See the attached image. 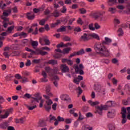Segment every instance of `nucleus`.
<instances>
[{"label": "nucleus", "instance_id": "nucleus-58", "mask_svg": "<svg viewBox=\"0 0 130 130\" xmlns=\"http://www.w3.org/2000/svg\"><path fill=\"white\" fill-rule=\"evenodd\" d=\"M67 63L69 66H73L74 62L70 59H68V61H67Z\"/></svg>", "mask_w": 130, "mask_h": 130}, {"label": "nucleus", "instance_id": "nucleus-41", "mask_svg": "<svg viewBox=\"0 0 130 130\" xmlns=\"http://www.w3.org/2000/svg\"><path fill=\"white\" fill-rule=\"evenodd\" d=\"M79 11L80 12V14L82 15H84V14H86V13H87V10H86L85 8L80 9Z\"/></svg>", "mask_w": 130, "mask_h": 130}, {"label": "nucleus", "instance_id": "nucleus-29", "mask_svg": "<svg viewBox=\"0 0 130 130\" xmlns=\"http://www.w3.org/2000/svg\"><path fill=\"white\" fill-rule=\"evenodd\" d=\"M10 55L11 56H19L20 52H19V51H14L10 54Z\"/></svg>", "mask_w": 130, "mask_h": 130}, {"label": "nucleus", "instance_id": "nucleus-38", "mask_svg": "<svg viewBox=\"0 0 130 130\" xmlns=\"http://www.w3.org/2000/svg\"><path fill=\"white\" fill-rule=\"evenodd\" d=\"M89 30L91 31H95V27H94V24L91 23L88 26Z\"/></svg>", "mask_w": 130, "mask_h": 130}, {"label": "nucleus", "instance_id": "nucleus-52", "mask_svg": "<svg viewBox=\"0 0 130 130\" xmlns=\"http://www.w3.org/2000/svg\"><path fill=\"white\" fill-rule=\"evenodd\" d=\"M56 47L59 48V47H64V44L63 42H61L60 44L57 45Z\"/></svg>", "mask_w": 130, "mask_h": 130}, {"label": "nucleus", "instance_id": "nucleus-14", "mask_svg": "<svg viewBox=\"0 0 130 130\" xmlns=\"http://www.w3.org/2000/svg\"><path fill=\"white\" fill-rule=\"evenodd\" d=\"M53 120L54 121V120H56V118L55 117V116L50 114L48 117V121L51 123L53 122Z\"/></svg>", "mask_w": 130, "mask_h": 130}, {"label": "nucleus", "instance_id": "nucleus-13", "mask_svg": "<svg viewBox=\"0 0 130 130\" xmlns=\"http://www.w3.org/2000/svg\"><path fill=\"white\" fill-rule=\"evenodd\" d=\"M26 17L28 20H34L35 18V14L32 13H27L26 14Z\"/></svg>", "mask_w": 130, "mask_h": 130}, {"label": "nucleus", "instance_id": "nucleus-19", "mask_svg": "<svg viewBox=\"0 0 130 130\" xmlns=\"http://www.w3.org/2000/svg\"><path fill=\"white\" fill-rule=\"evenodd\" d=\"M82 130H92L93 127L90 126L89 125H83L82 127Z\"/></svg>", "mask_w": 130, "mask_h": 130}, {"label": "nucleus", "instance_id": "nucleus-11", "mask_svg": "<svg viewBox=\"0 0 130 130\" xmlns=\"http://www.w3.org/2000/svg\"><path fill=\"white\" fill-rule=\"evenodd\" d=\"M9 126V123L8 122H3L0 124V128L2 129H7Z\"/></svg>", "mask_w": 130, "mask_h": 130}, {"label": "nucleus", "instance_id": "nucleus-2", "mask_svg": "<svg viewBox=\"0 0 130 130\" xmlns=\"http://www.w3.org/2000/svg\"><path fill=\"white\" fill-rule=\"evenodd\" d=\"M107 103H108L109 105H101V106H98L95 107L96 110L95 113H98L100 115H102L103 110H107V108H108V107H111V106H112V101L108 102Z\"/></svg>", "mask_w": 130, "mask_h": 130}, {"label": "nucleus", "instance_id": "nucleus-50", "mask_svg": "<svg viewBox=\"0 0 130 130\" xmlns=\"http://www.w3.org/2000/svg\"><path fill=\"white\" fill-rule=\"evenodd\" d=\"M3 40H5V38L4 37H0V48L3 46Z\"/></svg>", "mask_w": 130, "mask_h": 130}, {"label": "nucleus", "instance_id": "nucleus-61", "mask_svg": "<svg viewBox=\"0 0 130 130\" xmlns=\"http://www.w3.org/2000/svg\"><path fill=\"white\" fill-rule=\"evenodd\" d=\"M12 10L13 11V13H18V8L17 7V6H15L14 8H13Z\"/></svg>", "mask_w": 130, "mask_h": 130}, {"label": "nucleus", "instance_id": "nucleus-34", "mask_svg": "<svg viewBox=\"0 0 130 130\" xmlns=\"http://www.w3.org/2000/svg\"><path fill=\"white\" fill-rule=\"evenodd\" d=\"M89 36H91V37H93V38H95V39H97L98 40H100L99 36H98V35H97V34H92L89 35Z\"/></svg>", "mask_w": 130, "mask_h": 130}, {"label": "nucleus", "instance_id": "nucleus-57", "mask_svg": "<svg viewBox=\"0 0 130 130\" xmlns=\"http://www.w3.org/2000/svg\"><path fill=\"white\" fill-rule=\"evenodd\" d=\"M3 55L6 58H9V57H10V55H9V53L8 52H4L3 53Z\"/></svg>", "mask_w": 130, "mask_h": 130}, {"label": "nucleus", "instance_id": "nucleus-44", "mask_svg": "<svg viewBox=\"0 0 130 130\" xmlns=\"http://www.w3.org/2000/svg\"><path fill=\"white\" fill-rule=\"evenodd\" d=\"M125 12L127 14V15H130V5H128L127 6V9L125 10Z\"/></svg>", "mask_w": 130, "mask_h": 130}, {"label": "nucleus", "instance_id": "nucleus-18", "mask_svg": "<svg viewBox=\"0 0 130 130\" xmlns=\"http://www.w3.org/2000/svg\"><path fill=\"white\" fill-rule=\"evenodd\" d=\"M45 70L47 73H49V76L53 77V74L51 73L52 69H51L50 67H46Z\"/></svg>", "mask_w": 130, "mask_h": 130}, {"label": "nucleus", "instance_id": "nucleus-43", "mask_svg": "<svg viewBox=\"0 0 130 130\" xmlns=\"http://www.w3.org/2000/svg\"><path fill=\"white\" fill-rule=\"evenodd\" d=\"M1 18L2 20H4L3 23H6V22H9V21H10L9 18H7L4 16H1Z\"/></svg>", "mask_w": 130, "mask_h": 130}, {"label": "nucleus", "instance_id": "nucleus-42", "mask_svg": "<svg viewBox=\"0 0 130 130\" xmlns=\"http://www.w3.org/2000/svg\"><path fill=\"white\" fill-rule=\"evenodd\" d=\"M46 22V19H43L40 21L39 24H40V25L43 26L44 25H45Z\"/></svg>", "mask_w": 130, "mask_h": 130}, {"label": "nucleus", "instance_id": "nucleus-27", "mask_svg": "<svg viewBox=\"0 0 130 130\" xmlns=\"http://www.w3.org/2000/svg\"><path fill=\"white\" fill-rule=\"evenodd\" d=\"M117 32H118V33H119L118 34V36H119V37H120L121 36H123V30H122V28H119L118 29Z\"/></svg>", "mask_w": 130, "mask_h": 130}, {"label": "nucleus", "instance_id": "nucleus-62", "mask_svg": "<svg viewBox=\"0 0 130 130\" xmlns=\"http://www.w3.org/2000/svg\"><path fill=\"white\" fill-rule=\"evenodd\" d=\"M76 20L75 18H71L69 22L68 25H72L74 22Z\"/></svg>", "mask_w": 130, "mask_h": 130}, {"label": "nucleus", "instance_id": "nucleus-64", "mask_svg": "<svg viewBox=\"0 0 130 130\" xmlns=\"http://www.w3.org/2000/svg\"><path fill=\"white\" fill-rule=\"evenodd\" d=\"M8 34V32L5 31L1 33L0 35L3 37V36H7Z\"/></svg>", "mask_w": 130, "mask_h": 130}, {"label": "nucleus", "instance_id": "nucleus-21", "mask_svg": "<svg viewBox=\"0 0 130 130\" xmlns=\"http://www.w3.org/2000/svg\"><path fill=\"white\" fill-rule=\"evenodd\" d=\"M66 27L65 26L62 25L61 27L57 29V32H64L67 31Z\"/></svg>", "mask_w": 130, "mask_h": 130}, {"label": "nucleus", "instance_id": "nucleus-36", "mask_svg": "<svg viewBox=\"0 0 130 130\" xmlns=\"http://www.w3.org/2000/svg\"><path fill=\"white\" fill-rule=\"evenodd\" d=\"M31 46L34 48H35V47H37V46H38V42L36 41H33L31 42Z\"/></svg>", "mask_w": 130, "mask_h": 130}, {"label": "nucleus", "instance_id": "nucleus-32", "mask_svg": "<svg viewBox=\"0 0 130 130\" xmlns=\"http://www.w3.org/2000/svg\"><path fill=\"white\" fill-rule=\"evenodd\" d=\"M114 27H116V25H119L120 24V21L117 18L114 19Z\"/></svg>", "mask_w": 130, "mask_h": 130}, {"label": "nucleus", "instance_id": "nucleus-51", "mask_svg": "<svg viewBox=\"0 0 130 130\" xmlns=\"http://www.w3.org/2000/svg\"><path fill=\"white\" fill-rule=\"evenodd\" d=\"M22 79V84H25V83H27V82H28V78H27L26 77H23Z\"/></svg>", "mask_w": 130, "mask_h": 130}, {"label": "nucleus", "instance_id": "nucleus-60", "mask_svg": "<svg viewBox=\"0 0 130 130\" xmlns=\"http://www.w3.org/2000/svg\"><path fill=\"white\" fill-rule=\"evenodd\" d=\"M74 31L75 32H81V31H82V29L80 28V27H77L74 28Z\"/></svg>", "mask_w": 130, "mask_h": 130}, {"label": "nucleus", "instance_id": "nucleus-46", "mask_svg": "<svg viewBox=\"0 0 130 130\" xmlns=\"http://www.w3.org/2000/svg\"><path fill=\"white\" fill-rule=\"evenodd\" d=\"M101 28V26L98 23H94V29H96V30H98Z\"/></svg>", "mask_w": 130, "mask_h": 130}, {"label": "nucleus", "instance_id": "nucleus-4", "mask_svg": "<svg viewBox=\"0 0 130 130\" xmlns=\"http://www.w3.org/2000/svg\"><path fill=\"white\" fill-rule=\"evenodd\" d=\"M12 112L13 108H10L5 112L4 115H1V114L3 112V111L0 110V118H1V119H5L6 118H8V117H9V115H10V114L12 113Z\"/></svg>", "mask_w": 130, "mask_h": 130}, {"label": "nucleus", "instance_id": "nucleus-53", "mask_svg": "<svg viewBox=\"0 0 130 130\" xmlns=\"http://www.w3.org/2000/svg\"><path fill=\"white\" fill-rule=\"evenodd\" d=\"M57 120H58V121H64V118L61 117L60 116H58L57 117Z\"/></svg>", "mask_w": 130, "mask_h": 130}, {"label": "nucleus", "instance_id": "nucleus-15", "mask_svg": "<svg viewBox=\"0 0 130 130\" xmlns=\"http://www.w3.org/2000/svg\"><path fill=\"white\" fill-rule=\"evenodd\" d=\"M14 78V76H13L12 74H8L7 76L5 77V79L7 82H10L11 81H13V78Z\"/></svg>", "mask_w": 130, "mask_h": 130}, {"label": "nucleus", "instance_id": "nucleus-33", "mask_svg": "<svg viewBox=\"0 0 130 130\" xmlns=\"http://www.w3.org/2000/svg\"><path fill=\"white\" fill-rule=\"evenodd\" d=\"M71 51V48H67L63 49L62 53L64 54H68Z\"/></svg>", "mask_w": 130, "mask_h": 130}, {"label": "nucleus", "instance_id": "nucleus-59", "mask_svg": "<svg viewBox=\"0 0 130 130\" xmlns=\"http://www.w3.org/2000/svg\"><path fill=\"white\" fill-rule=\"evenodd\" d=\"M39 9L40 10V12H43V11H44L45 9V5H42L40 8H39Z\"/></svg>", "mask_w": 130, "mask_h": 130}, {"label": "nucleus", "instance_id": "nucleus-7", "mask_svg": "<svg viewBox=\"0 0 130 130\" xmlns=\"http://www.w3.org/2000/svg\"><path fill=\"white\" fill-rule=\"evenodd\" d=\"M90 35H88L87 34H84L80 38V41H82L83 42H86L90 40V38H89Z\"/></svg>", "mask_w": 130, "mask_h": 130}, {"label": "nucleus", "instance_id": "nucleus-5", "mask_svg": "<svg viewBox=\"0 0 130 130\" xmlns=\"http://www.w3.org/2000/svg\"><path fill=\"white\" fill-rule=\"evenodd\" d=\"M34 96L35 98H32V99H34V101H31L30 105H33V104H34L35 101L36 102L38 103V102H39L40 100H42L41 99H42V97H41V95L40 94V93H39V92L35 93L34 95Z\"/></svg>", "mask_w": 130, "mask_h": 130}, {"label": "nucleus", "instance_id": "nucleus-25", "mask_svg": "<svg viewBox=\"0 0 130 130\" xmlns=\"http://www.w3.org/2000/svg\"><path fill=\"white\" fill-rule=\"evenodd\" d=\"M14 28H15V26H14L8 27L6 30V32H8L9 34L12 33V32H13V30H14Z\"/></svg>", "mask_w": 130, "mask_h": 130}, {"label": "nucleus", "instance_id": "nucleus-26", "mask_svg": "<svg viewBox=\"0 0 130 130\" xmlns=\"http://www.w3.org/2000/svg\"><path fill=\"white\" fill-rule=\"evenodd\" d=\"M59 70H58V68H54L51 70V73L53 74V76H54V75H56L57 74V72H58Z\"/></svg>", "mask_w": 130, "mask_h": 130}, {"label": "nucleus", "instance_id": "nucleus-49", "mask_svg": "<svg viewBox=\"0 0 130 130\" xmlns=\"http://www.w3.org/2000/svg\"><path fill=\"white\" fill-rule=\"evenodd\" d=\"M52 104V101L51 100H48V101H46V105H49L50 106Z\"/></svg>", "mask_w": 130, "mask_h": 130}, {"label": "nucleus", "instance_id": "nucleus-40", "mask_svg": "<svg viewBox=\"0 0 130 130\" xmlns=\"http://www.w3.org/2000/svg\"><path fill=\"white\" fill-rule=\"evenodd\" d=\"M109 130H115V125L110 124L109 125Z\"/></svg>", "mask_w": 130, "mask_h": 130}, {"label": "nucleus", "instance_id": "nucleus-20", "mask_svg": "<svg viewBox=\"0 0 130 130\" xmlns=\"http://www.w3.org/2000/svg\"><path fill=\"white\" fill-rule=\"evenodd\" d=\"M11 13H12V10H11V9H9L7 10L6 12H3V15L2 16V17H9V14H11Z\"/></svg>", "mask_w": 130, "mask_h": 130}, {"label": "nucleus", "instance_id": "nucleus-39", "mask_svg": "<svg viewBox=\"0 0 130 130\" xmlns=\"http://www.w3.org/2000/svg\"><path fill=\"white\" fill-rule=\"evenodd\" d=\"M72 119L71 118H67L65 119L64 121L67 124H70V123H72Z\"/></svg>", "mask_w": 130, "mask_h": 130}, {"label": "nucleus", "instance_id": "nucleus-3", "mask_svg": "<svg viewBox=\"0 0 130 130\" xmlns=\"http://www.w3.org/2000/svg\"><path fill=\"white\" fill-rule=\"evenodd\" d=\"M121 114L122 115V120L121 123L122 124H124L125 122H126V109L124 107L122 108Z\"/></svg>", "mask_w": 130, "mask_h": 130}, {"label": "nucleus", "instance_id": "nucleus-47", "mask_svg": "<svg viewBox=\"0 0 130 130\" xmlns=\"http://www.w3.org/2000/svg\"><path fill=\"white\" fill-rule=\"evenodd\" d=\"M45 109H46L47 111H49V110L51 109V107L48 105H45Z\"/></svg>", "mask_w": 130, "mask_h": 130}, {"label": "nucleus", "instance_id": "nucleus-6", "mask_svg": "<svg viewBox=\"0 0 130 130\" xmlns=\"http://www.w3.org/2000/svg\"><path fill=\"white\" fill-rule=\"evenodd\" d=\"M61 100L63 101H66L67 103H71V100L70 96L68 94H62L60 96Z\"/></svg>", "mask_w": 130, "mask_h": 130}, {"label": "nucleus", "instance_id": "nucleus-63", "mask_svg": "<svg viewBox=\"0 0 130 130\" xmlns=\"http://www.w3.org/2000/svg\"><path fill=\"white\" fill-rule=\"evenodd\" d=\"M33 12L35 14H37V13H39V12H40V10L39 8H38V9H37V8H34Z\"/></svg>", "mask_w": 130, "mask_h": 130}, {"label": "nucleus", "instance_id": "nucleus-37", "mask_svg": "<svg viewBox=\"0 0 130 130\" xmlns=\"http://www.w3.org/2000/svg\"><path fill=\"white\" fill-rule=\"evenodd\" d=\"M63 40H64V41H67V42H70L71 40V37L68 36H65L63 38Z\"/></svg>", "mask_w": 130, "mask_h": 130}, {"label": "nucleus", "instance_id": "nucleus-35", "mask_svg": "<svg viewBox=\"0 0 130 130\" xmlns=\"http://www.w3.org/2000/svg\"><path fill=\"white\" fill-rule=\"evenodd\" d=\"M117 3V0H109L108 4L109 6H112V5H114Z\"/></svg>", "mask_w": 130, "mask_h": 130}, {"label": "nucleus", "instance_id": "nucleus-9", "mask_svg": "<svg viewBox=\"0 0 130 130\" xmlns=\"http://www.w3.org/2000/svg\"><path fill=\"white\" fill-rule=\"evenodd\" d=\"M74 70L77 74H80V75H84V73L82 69H80L78 65L74 66Z\"/></svg>", "mask_w": 130, "mask_h": 130}, {"label": "nucleus", "instance_id": "nucleus-45", "mask_svg": "<svg viewBox=\"0 0 130 130\" xmlns=\"http://www.w3.org/2000/svg\"><path fill=\"white\" fill-rule=\"evenodd\" d=\"M53 56V57H54V58L58 59L61 57V55L60 53H56V54L54 55Z\"/></svg>", "mask_w": 130, "mask_h": 130}, {"label": "nucleus", "instance_id": "nucleus-54", "mask_svg": "<svg viewBox=\"0 0 130 130\" xmlns=\"http://www.w3.org/2000/svg\"><path fill=\"white\" fill-rule=\"evenodd\" d=\"M27 107L28 108V110H33V109H35L37 107V106L35 105L31 107L28 106Z\"/></svg>", "mask_w": 130, "mask_h": 130}, {"label": "nucleus", "instance_id": "nucleus-10", "mask_svg": "<svg viewBox=\"0 0 130 130\" xmlns=\"http://www.w3.org/2000/svg\"><path fill=\"white\" fill-rule=\"evenodd\" d=\"M107 115L109 118H113L115 116V111L112 110L111 111H109Z\"/></svg>", "mask_w": 130, "mask_h": 130}, {"label": "nucleus", "instance_id": "nucleus-22", "mask_svg": "<svg viewBox=\"0 0 130 130\" xmlns=\"http://www.w3.org/2000/svg\"><path fill=\"white\" fill-rule=\"evenodd\" d=\"M21 42L23 46H27L29 43V40L28 39H24L21 41Z\"/></svg>", "mask_w": 130, "mask_h": 130}, {"label": "nucleus", "instance_id": "nucleus-24", "mask_svg": "<svg viewBox=\"0 0 130 130\" xmlns=\"http://www.w3.org/2000/svg\"><path fill=\"white\" fill-rule=\"evenodd\" d=\"M88 103H89V104H90V105H91V106H95L99 104V102L95 101L94 102H92V101L89 100V101H88Z\"/></svg>", "mask_w": 130, "mask_h": 130}, {"label": "nucleus", "instance_id": "nucleus-30", "mask_svg": "<svg viewBox=\"0 0 130 130\" xmlns=\"http://www.w3.org/2000/svg\"><path fill=\"white\" fill-rule=\"evenodd\" d=\"M46 92L48 96H52V93L50 92V87H47L46 88Z\"/></svg>", "mask_w": 130, "mask_h": 130}, {"label": "nucleus", "instance_id": "nucleus-55", "mask_svg": "<svg viewBox=\"0 0 130 130\" xmlns=\"http://www.w3.org/2000/svg\"><path fill=\"white\" fill-rule=\"evenodd\" d=\"M50 13V11L48 9H46L44 11V15L45 16H47V15H49Z\"/></svg>", "mask_w": 130, "mask_h": 130}, {"label": "nucleus", "instance_id": "nucleus-23", "mask_svg": "<svg viewBox=\"0 0 130 130\" xmlns=\"http://www.w3.org/2000/svg\"><path fill=\"white\" fill-rule=\"evenodd\" d=\"M76 55H82V54H85V50L84 49H81L80 50L76 52Z\"/></svg>", "mask_w": 130, "mask_h": 130}, {"label": "nucleus", "instance_id": "nucleus-31", "mask_svg": "<svg viewBox=\"0 0 130 130\" xmlns=\"http://www.w3.org/2000/svg\"><path fill=\"white\" fill-rule=\"evenodd\" d=\"M28 36V35L27 33L22 31L20 33H19V37H23V38H26Z\"/></svg>", "mask_w": 130, "mask_h": 130}, {"label": "nucleus", "instance_id": "nucleus-48", "mask_svg": "<svg viewBox=\"0 0 130 130\" xmlns=\"http://www.w3.org/2000/svg\"><path fill=\"white\" fill-rule=\"evenodd\" d=\"M77 23L79 24V25H83V24H84V22H83V20H82L81 18H78V20H77Z\"/></svg>", "mask_w": 130, "mask_h": 130}, {"label": "nucleus", "instance_id": "nucleus-1", "mask_svg": "<svg viewBox=\"0 0 130 130\" xmlns=\"http://www.w3.org/2000/svg\"><path fill=\"white\" fill-rule=\"evenodd\" d=\"M111 42L112 40L108 37H105V41L102 42V43H96L94 45V50L96 53L104 57H108L110 55V52L105 45H109Z\"/></svg>", "mask_w": 130, "mask_h": 130}, {"label": "nucleus", "instance_id": "nucleus-8", "mask_svg": "<svg viewBox=\"0 0 130 130\" xmlns=\"http://www.w3.org/2000/svg\"><path fill=\"white\" fill-rule=\"evenodd\" d=\"M60 69L62 73H69L70 72V68L66 64H61Z\"/></svg>", "mask_w": 130, "mask_h": 130}, {"label": "nucleus", "instance_id": "nucleus-17", "mask_svg": "<svg viewBox=\"0 0 130 130\" xmlns=\"http://www.w3.org/2000/svg\"><path fill=\"white\" fill-rule=\"evenodd\" d=\"M47 63H48V64H52V66H55V64H57V60L54 59L49 60Z\"/></svg>", "mask_w": 130, "mask_h": 130}, {"label": "nucleus", "instance_id": "nucleus-28", "mask_svg": "<svg viewBox=\"0 0 130 130\" xmlns=\"http://www.w3.org/2000/svg\"><path fill=\"white\" fill-rule=\"evenodd\" d=\"M108 12H110L111 14H115L116 13V9L115 8H109Z\"/></svg>", "mask_w": 130, "mask_h": 130}, {"label": "nucleus", "instance_id": "nucleus-56", "mask_svg": "<svg viewBox=\"0 0 130 130\" xmlns=\"http://www.w3.org/2000/svg\"><path fill=\"white\" fill-rule=\"evenodd\" d=\"M15 78L16 79H17V80H21L23 79V77H21V75H20L19 74L15 75Z\"/></svg>", "mask_w": 130, "mask_h": 130}, {"label": "nucleus", "instance_id": "nucleus-16", "mask_svg": "<svg viewBox=\"0 0 130 130\" xmlns=\"http://www.w3.org/2000/svg\"><path fill=\"white\" fill-rule=\"evenodd\" d=\"M43 40L45 45H50V41L48 39L47 36L43 37Z\"/></svg>", "mask_w": 130, "mask_h": 130}, {"label": "nucleus", "instance_id": "nucleus-12", "mask_svg": "<svg viewBox=\"0 0 130 130\" xmlns=\"http://www.w3.org/2000/svg\"><path fill=\"white\" fill-rule=\"evenodd\" d=\"M52 16H53V17H54L55 18H58V17L60 16L59 11H58L57 9H55L53 13H52Z\"/></svg>", "mask_w": 130, "mask_h": 130}]
</instances>
